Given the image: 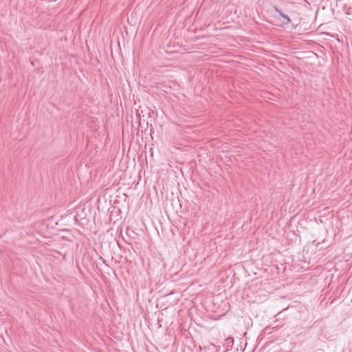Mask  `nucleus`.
<instances>
[{
	"mask_svg": "<svg viewBox=\"0 0 352 352\" xmlns=\"http://www.w3.org/2000/svg\"><path fill=\"white\" fill-rule=\"evenodd\" d=\"M278 13L280 14V15L281 16H283V17L285 19V21H286L285 22H284V23H283V24H284V25H287V24H288L289 23H290L291 19H290L287 16H286V15H285L284 14H283L280 11H278Z\"/></svg>",
	"mask_w": 352,
	"mask_h": 352,
	"instance_id": "1",
	"label": "nucleus"
}]
</instances>
